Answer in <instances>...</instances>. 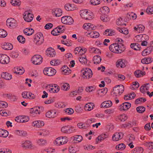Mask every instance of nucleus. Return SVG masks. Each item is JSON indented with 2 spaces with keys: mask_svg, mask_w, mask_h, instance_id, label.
I'll list each match as a JSON object with an SVG mask.
<instances>
[{
  "mask_svg": "<svg viewBox=\"0 0 153 153\" xmlns=\"http://www.w3.org/2000/svg\"><path fill=\"white\" fill-rule=\"evenodd\" d=\"M6 25L9 28H13L17 26L16 21L12 18L8 19L6 21Z\"/></svg>",
  "mask_w": 153,
  "mask_h": 153,
  "instance_id": "nucleus-5",
  "label": "nucleus"
},
{
  "mask_svg": "<svg viewBox=\"0 0 153 153\" xmlns=\"http://www.w3.org/2000/svg\"><path fill=\"white\" fill-rule=\"evenodd\" d=\"M94 63L95 64H98L100 63L101 60V57L98 56L96 55L94 57Z\"/></svg>",
  "mask_w": 153,
  "mask_h": 153,
  "instance_id": "nucleus-42",
  "label": "nucleus"
},
{
  "mask_svg": "<svg viewBox=\"0 0 153 153\" xmlns=\"http://www.w3.org/2000/svg\"><path fill=\"white\" fill-rule=\"evenodd\" d=\"M10 3L11 4L14 6H18L20 5L21 2V1L19 0H11Z\"/></svg>",
  "mask_w": 153,
  "mask_h": 153,
  "instance_id": "nucleus-47",
  "label": "nucleus"
},
{
  "mask_svg": "<svg viewBox=\"0 0 153 153\" xmlns=\"http://www.w3.org/2000/svg\"><path fill=\"white\" fill-rule=\"evenodd\" d=\"M130 47L131 48L137 51L140 50L141 48L140 45L137 43H131L130 45Z\"/></svg>",
  "mask_w": 153,
  "mask_h": 153,
  "instance_id": "nucleus-32",
  "label": "nucleus"
},
{
  "mask_svg": "<svg viewBox=\"0 0 153 153\" xmlns=\"http://www.w3.org/2000/svg\"><path fill=\"white\" fill-rule=\"evenodd\" d=\"M46 117L48 118H53L56 117V112L54 110H51L48 111L45 114Z\"/></svg>",
  "mask_w": 153,
  "mask_h": 153,
  "instance_id": "nucleus-19",
  "label": "nucleus"
},
{
  "mask_svg": "<svg viewBox=\"0 0 153 153\" xmlns=\"http://www.w3.org/2000/svg\"><path fill=\"white\" fill-rule=\"evenodd\" d=\"M124 90V86L121 85L115 87L113 88V94L114 96H117L120 95L123 92Z\"/></svg>",
  "mask_w": 153,
  "mask_h": 153,
  "instance_id": "nucleus-3",
  "label": "nucleus"
},
{
  "mask_svg": "<svg viewBox=\"0 0 153 153\" xmlns=\"http://www.w3.org/2000/svg\"><path fill=\"white\" fill-rule=\"evenodd\" d=\"M34 32V30L31 28H28V31L26 32L25 30H24V33L28 36L31 35Z\"/></svg>",
  "mask_w": 153,
  "mask_h": 153,
  "instance_id": "nucleus-46",
  "label": "nucleus"
},
{
  "mask_svg": "<svg viewBox=\"0 0 153 153\" xmlns=\"http://www.w3.org/2000/svg\"><path fill=\"white\" fill-rule=\"evenodd\" d=\"M59 33L60 32L57 27L54 28L51 32V34L53 36L58 35Z\"/></svg>",
  "mask_w": 153,
  "mask_h": 153,
  "instance_id": "nucleus-58",
  "label": "nucleus"
},
{
  "mask_svg": "<svg viewBox=\"0 0 153 153\" xmlns=\"http://www.w3.org/2000/svg\"><path fill=\"white\" fill-rule=\"evenodd\" d=\"M109 134L108 133H106L102 134L100 136H98L96 139V142L98 143L99 141H101L105 138L108 137Z\"/></svg>",
  "mask_w": 153,
  "mask_h": 153,
  "instance_id": "nucleus-24",
  "label": "nucleus"
},
{
  "mask_svg": "<svg viewBox=\"0 0 153 153\" xmlns=\"http://www.w3.org/2000/svg\"><path fill=\"white\" fill-rule=\"evenodd\" d=\"M119 44L120 45H118V48H117V53H120L125 50V47L124 45H121V44Z\"/></svg>",
  "mask_w": 153,
  "mask_h": 153,
  "instance_id": "nucleus-36",
  "label": "nucleus"
},
{
  "mask_svg": "<svg viewBox=\"0 0 153 153\" xmlns=\"http://www.w3.org/2000/svg\"><path fill=\"white\" fill-rule=\"evenodd\" d=\"M83 74V78L89 79L92 77L93 73L92 71L89 68H86L84 71H81Z\"/></svg>",
  "mask_w": 153,
  "mask_h": 153,
  "instance_id": "nucleus-8",
  "label": "nucleus"
},
{
  "mask_svg": "<svg viewBox=\"0 0 153 153\" xmlns=\"http://www.w3.org/2000/svg\"><path fill=\"white\" fill-rule=\"evenodd\" d=\"M146 12L148 14H153V6H149L146 10Z\"/></svg>",
  "mask_w": 153,
  "mask_h": 153,
  "instance_id": "nucleus-55",
  "label": "nucleus"
},
{
  "mask_svg": "<svg viewBox=\"0 0 153 153\" xmlns=\"http://www.w3.org/2000/svg\"><path fill=\"white\" fill-rule=\"evenodd\" d=\"M118 45L115 43L111 45L109 47L110 51L112 52L117 53V48H118Z\"/></svg>",
  "mask_w": 153,
  "mask_h": 153,
  "instance_id": "nucleus-25",
  "label": "nucleus"
},
{
  "mask_svg": "<svg viewBox=\"0 0 153 153\" xmlns=\"http://www.w3.org/2000/svg\"><path fill=\"white\" fill-rule=\"evenodd\" d=\"M46 54L50 57H53L56 55V52L52 48L48 49L46 51Z\"/></svg>",
  "mask_w": 153,
  "mask_h": 153,
  "instance_id": "nucleus-23",
  "label": "nucleus"
},
{
  "mask_svg": "<svg viewBox=\"0 0 153 153\" xmlns=\"http://www.w3.org/2000/svg\"><path fill=\"white\" fill-rule=\"evenodd\" d=\"M44 125L43 121L41 120H37L33 121L32 122V125L33 126L40 128L43 126Z\"/></svg>",
  "mask_w": 153,
  "mask_h": 153,
  "instance_id": "nucleus-20",
  "label": "nucleus"
},
{
  "mask_svg": "<svg viewBox=\"0 0 153 153\" xmlns=\"http://www.w3.org/2000/svg\"><path fill=\"white\" fill-rule=\"evenodd\" d=\"M60 62L59 60H53L50 62V64L52 65H59Z\"/></svg>",
  "mask_w": 153,
  "mask_h": 153,
  "instance_id": "nucleus-56",
  "label": "nucleus"
},
{
  "mask_svg": "<svg viewBox=\"0 0 153 153\" xmlns=\"http://www.w3.org/2000/svg\"><path fill=\"white\" fill-rule=\"evenodd\" d=\"M137 111L139 113H143L145 110V108L143 106H140L136 108Z\"/></svg>",
  "mask_w": 153,
  "mask_h": 153,
  "instance_id": "nucleus-49",
  "label": "nucleus"
},
{
  "mask_svg": "<svg viewBox=\"0 0 153 153\" xmlns=\"http://www.w3.org/2000/svg\"><path fill=\"white\" fill-rule=\"evenodd\" d=\"M146 100V98L143 97H140L136 99L135 100V103L136 104H139L141 102H145Z\"/></svg>",
  "mask_w": 153,
  "mask_h": 153,
  "instance_id": "nucleus-50",
  "label": "nucleus"
},
{
  "mask_svg": "<svg viewBox=\"0 0 153 153\" xmlns=\"http://www.w3.org/2000/svg\"><path fill=\"white\" fill-rule=\"evenodd\" d=\"M55 106L57 108H61L64 107L65 105L63 102H59L55 104Z\"/></svg>",
  "mask_w": 153,
  "mask_h": 153,
  "instance_id": "nucleus-64",
  "label": "nucleus"
},
{
  "mask_svg": "<svg viewBox=\"0 0 153 153\" xmlns=\"http://www.w3.org/2000/svg\"><path fill=\"white\" fill-rule=\"evenodd\" d=\"M61 21L62 23L68 25H71L74 22L73 18L68 16H65L62 17Z\"/></svg>",
  "mask_w": 153,
  "mask_h": 153,
  "instance_id": "nucleus-7",
  "label": "nucleus"
},
{
  "mask_svg": "<svg viewBox=\"0 0 153 153\" xmlns=\"http://www.w3.org/2000/svg\"><path fill=\"white\" fill-rule=\"evenodd\" d=\"M152 61L151 58L150 57L145 58L141 60V62L143 64H148Z\"/></svg>",
  "mask_w": 153,
  "mask_h": 153,
  "instance_id": "nucleus-40",
  "label": "nucleus"
},
{
  "mask_svg": "<svg viewBox=\"0 0 153 153\" xmlns=\"http://www.w3.org/2000/svg\"><path fill=\"white\" fill-rule=\"evenodd\" d=\"M13 48L12 44L10 43H4L2 45V48L5 50H11Z\"/></svg>",
  "mask_w": 153,
  "mask_h": 153,
  "instance_id": "nucleus-26",
  "label": "nucleus"
},
{
  "mask_svg": "<svg viewBox=\"0 0 153 153\" xmlns=\"http://www.w3.org/2000/svg\"><path fill=\"white\" fill-rule=\"evenodd\" d=\"M49 86L50 88V91L51 92L57 93L59 91V87L56 84H50Z\"/></svg>",
  "mask_w": 153,
  "mask_h": 153,
  "instance_id": "nucleus-15",
  "label": "nucleus"
},
{
  "mask_svg": "<svg viewBox=\"0 0 153 153\" xmlns=\"http://www.w3.org/2000/svg\"><path fill=\"white\" fill-rule=\"evenodd\" d=\"M127 64L126 61L124 59H119L116 62V66L117 68H124Z\"/></svg>",
  "mask_w": 153,
  "mask_h": 153,
  "instance_id": "nucleus-12",
  "label": "nucleus"
},
{
  "mask_svg": "<svg viewBox=\"0 0 153 153\" xmlns=\"http://www.w3.org/2000/svg\"><path fill=\"white\" fill-rule=\"evenodd\" d=\"M43 58L39 55H35L31 58V61L33 64L39 65L41 64L42 62Z\"/></svg>",
  "mask_w": 153,
  "mask_h": 153,
  "instance_id": "nucleus-4",
  "label": "nucleus"
},
{
  "mask_svg": "<svg viewBox=\"0 0 153 153\" xmlns=\"http://www.w3.org/2000/svg\"><path fill=\"white\" fill-rule=\"evenodd\" d=\"M108 91L106 88H104L101 89H99L97 91V95L98 97L103 96Z\"/></svg>",
  "mask_w": 153,
  "mask_h": 153,
  "instance_id": "nucleus-17",
  "label": "nucleus"
},
{
  "mask_svg": "<svg viewBox=\"0 0 153 153\" xmlns=\"http://www.w3.org/2000/svg\"><path fill=\"white\" fill-rule=\"evenodd\" d=\"M126 148V146L123 143L120 144L116 146V148L117 149L119 150H123Z\"/></svg>",
  "mask_w": 153,
  "mask_h": 153,
  "instance_id": "nucleus-52",
  "label": "nucleus"
},
{
  "mask_svg": "<svg viewBox=\"0 0 153 153\" xmlns=\"http://www.w3.org/2000/svg\"><path fill=\"white\" fill-rule=\"evenodd\" d=\"M89 51L91 53L98 54H100L101 53L99 49L96 48L94 47L90 48Z\"/></svg>",
  "mask_w": 153,
  "mask_h": 153,
  "instance_id": "nucleus-38",
  "label": "nucleus"
},
{
  "mask_svg": "<svg viewBox=\"0 0 153 153\" xmlns=\"http://www.w3.org/2000/svg\"><path fill=\"white\" fill-rule=\"evenodd\" d=\"M143 149L140 147H136L134 150V153H142L143 151Z\"/></svg>",
  "mask_w": 153,
  "mask_h": 153,
  "instance_id": "nucleus-41",
  "label": "nucleus"
},
{
  "mask_svg": "<svg viewBox=\"0 0 153 153\" xmlns=\"http://www.w3.org/2000/svg\"><path fill=\"white\" fill-rule=\"evenodd\" d=\"M79 60L80 63L82 64H86L87 62V59L86 57H80L79 58Z\"/></svg>",
  "mask_w": 153,
  "mask_h": 153,
  "instance_id": "nucleus-57",
  "label": "nucleus"
},
{
  "mask_svg": "<svg viewBox=\"0 0 153 153\" xmlns=\"http://www.w3.org/2000/svg\"><path fill=\"white\" fill-rule=\"evenodd\" d=\"M100 19L103 22H107L109 20V18L107 16L102 15L100 17Z\"/></svg>",
  "mask_w": 153,
  "mask_h": 153,
  "instance_id": "nucleus-48",
  "label": "nucleus"
},
{
  "mask_svg": "<svg viewBox=\"0 0 153 153\" xmlns=\"http://www.w3.org/2000/svg\"><path fill=\"white\" fill-rule=\"evenodd\" d=\"M56 73V70L51 67L45 68L43 70V73L44 74L49 76H53Z\"/></svg>",
  "mask_w": 153,
  "mask_h": 153,
  "instance_id": "nucleus-6",
  "label": "nucleus"
},
{
  "mask_svg": "<svg viewBox=\"0 0 153 153\" xmlns=\"http://www.w3.org/2000/svg\"><path fill=\"white\" fill-rule=\"evenodd\" d=\"M136 96V94L134 92L125 95L124 99L126 100H128L134 99Z\"/></svg>",
  "mask_w": 153,
  "mask_h": 153,
  "instance_id": "nucleus-30",
  "label": "nucleus"
},
{
  "mask_svg": "<svg viewBox=\"0 0 153 153\" xmlns=\"http://www.w3.org/2000/svg\"><path fill=\"white\" fill-rule=\"evenodd\" d=\"M1 77L7 80L11 79L12 78V76L11 74L6 72H3L1 74Z\"/></svg>",
  "mask_w": 153,
  "mask_h": 153,
  "instance_id": "nucleus-27",
  "label": "nucleus"
},
{
  "mask_svg": "<svg viewBox=\"0 0 153 153\" xmlns=\"http://www.w3.org/2000/svg\"><path fill=\"white\" fill-rule=\"evenodd\" d=\"M123 135V134L122 132H116L112 136V140L114 141H117L121 139Z\"/></svg>",
  "mask_w": 153,
  "mask_h": 153,
  "instance_id": "nucleus-14",
  "label": "nucleus"
},
{
  "mask_svg": "<svg viewBox=\"0 0 153 153\" xmlns=\"http://www.w3.org/2000/svg\"><path fill=\"white\" fill-rule=\"evenodd\" d=\"M131 106V104L128 102H125L120 106V109L121 111H126Z\"/></svg>",
  "mask_w": 153,
  "mask_h": 153,
  "instance_id": "nucleus-16",
  "label": "nucleus"
},
{
  "mask_svg": "<svg viewBox=\"0 0 153 153\" xmlns=\"http://www.w3.org/2000/svg\"><path fill=\"white\" fill-rule=\"evenodd\" d=\"M7 35V32L3 29H0V37L4 38Z\"/></svg>",
  "mask_w": 153,
  "mask_h": 153,
  "instance_id": "nucleus-53",
  "label": "nucleus"
},
{
  "mask_svg": "<svg viewBox=\"0 0 153 153\" xmlns=\"http://www.w3.org/2000/svg\"><path fill=\"white\" fill-rule=\"evenodd\" d=\"M21 146L22 147L25 149H31L33 147V144L29 140H25L21 142Z\"/></svg>",
  "mask_w": 153,
  "mask_h": 153,
  "instance_id": "nucleus-11",
  "label": "nucleus"
},
{
  "mask_svg": "<svg viewBox=\"0 0 153 153\" xmlns=\"http://www.w3.org/2000/svg\"><path fill=\"white\" fill-rule=\"evenodd\" d=\"M83 27L85 30H94L96 28V27L94 25L90 23L85 24Z\"/></svg>",
  "mask_w": 153,
  "mask_h": 153,
  "instance_id": "nucleus-18",
  "label": "nucleus"
},
{
  "mask_svg": "<svg viewBox=\"0 0 153 153\" xmlns=\"http://www.w3.org/2000/svg\"><path fill=\"white\" fill-rule=\"evenodd\" d=\"M17 39L21 43L23 44L25 42V38L22 35H19L17 37Z\"/></svg>",
  "mask_w": 153,
  "mask_h": 153,
  "instance_id": "nucleus-51",
  "label": "nucleus"
},
{
  "mask_svg": "<svg viewBox=\"0 0 153 153\" xmlns=\"http://www.w3.org/2000/svg\"><path fill=\"white\" fill-rule=\"evenodd\" d=\"M8 132L7 130L0 129V137H6L8 136Z\"/></svg>",
  "mask_w": 153,
  "mask_h": 153,
  "instance_id": "nucleus-35",
  "label": "nucleus"
},
{
  "mask_svg": "<svg viewBox=\"0 0 153 153\" xmlns=\"http://www.w3.org/2000/svg\"><path fill=\"white\" fill-rule=\"evenodd\" d=\"M69 128V126H64L62 128L61 131L64 133L68 134V128Z\"/></svg>",
  "mask_w": 153,
  "mask_h": 153,
  "instance_id": "nucleus-59",
  "label": "nucleus"
},
{
  "mask_svg": "<svg viewBox=\"0 0 153 153\" xmlns=\"http://www.w3.org/2000/svg\"><path fill=\"white\" fill-rule=\"evenodd\" d=\"M7 104L5 102L0 101V108H5L7 106Z\"/></svg>",
  "mask_w": 153,
  "mask_h": 153,
  "instance_id": "nucleus-62",
  "label": "nucleus"
},
{
  "mask_svg": "<svg viewBox=\"0 0 153 153\" xmlns=\"http://www.w3.org/2000/svg\"><path fill=\"white\" fill-rule=\"evenodd\" d=\"M33 42L37 45H41L44 41V37L42 33H37L33 37Z\"/></svg>",
  "mask_w": 153,
  "mask_h": 153,
  "instance_id": "nucleus-2",
  "label": "nucleus"
},
{
  "mask_svg": "<svg viewBox=\"0 0 153 153\" xmlns=\"http://www.w3.org/2000/svg\"><path fill=\"white\" fill-rule=\"evenodd\" d=\"M65 9L68 11H72L74 10V5L70 3L66 4L65 5Z\"/></svg>",
  "mask_w": 153,
  "mask_h": 153,
  "instance_id": "nucleus-29",
  "label": "nucleus"
},
{
  "mask_svg": "<svg viewBox=\"0 0 153 153\" xmlns=\"http://www.w3.org/2000/svg\"><path fill=\"white\" fill-rule=\"evenodd\" d=\"M112 105V103L111 101L110 100L106 101L102 103L100 107L101 108H106L111 107Z\"/></svg>",
  "mask_w": 153,
  "mask_h": 153,
  "instance_id": "nucleus-21",
  "label": "nucleus"
},
{
  "mask_svg": "<svg viewBox=\"0 0 153 153\" xmlns=\"http://www.w3.org/2000/svg\"><path fill=\"white\" fill-rule=\"evenodd\" d=\"M95 121V119H88L85 122L86 126L85 127L86 128L90 126L91 124Z\"/></svg>",
  "mask_w": 153,
  "mask_h": 153,
  "instance_id": "nucleus-44",
  "label": "nucleus"
},
{
  "mask_svg": "<svg viewBox=\"0 0 153 153\" xmlns=\"http://www.w3.org/2000/svg\"><path fill=\"white\" fill-rule=\"evenodd\" d=\"M51 12L53 16L56 17L61 16L62 13V10L58 8H55L52 9Z\"/></svg>",
  "mask_w": 153,
  "mask_h": 153,
  "instance_id": "nucleus-10",
  "label": "nucleus"
},
{
  "mask_svg": "<svg viewBox=\"0 0 153 153\" xmlns=\"http://www.w3.org/2000/svg\"><path fill=\"white\" fill-rule=\"evenodd\" d=\"M36 143L39 146H43L47 144V141L45 139L40 138L37 140Z\"/></svg>",
  "mask_w": 153,
  "mask_h": 153,
  "instance_id": "nucleus-33",
  "label": "nucleus"
},
{
  "mask_svg": "<svg viewBox=\"0 0 153 153\" xmlns=\"http://www.w3.org/2000/svg\"><path fill=\"white\" fill-rule=\"evenodd\" d=\"M60 33H63L65 29V27L63 25H59L57 27Z\"/></svg>",
  "mask_w": 153,
  "mask_h": 153,
  "instance_id": "nucleus-60",
  "label": "nucleus"
},
{
  "mask_svg": "<svg viewBox=\"0 0 153 153\" xmlns=\"http://www.w3.org/2000/svg\"><path fill=\"white\" fill-rule=\"evenodd\" d=\"M83 139V138L81 135H77L75 136L74 137V139L73 140V141H74V143H75L76 142L75 141H78V142H79L81 141Z\"/></svg>",
  "mask_w": 153,
  "mask_h": 153,
  "instance_id": "nucleus-45",
  "label": "nucleus"
},
{
  "mask_svg": "<svg viewBox=\"0 0 153 153\" xmlns=\"http://www.w3.org/2000/svg\"><path fill=\"white\" fill-rule=\"evenodd\" d=\"M94 107V105L93 103H88L85 105L84 109L86 111H90Z\"/></svg>",
  "mask_w": 153,
  "mask_h": 153,
  "instance_id": "nucleus-28",
  "label": "nucleus"
},
{
  "mask_svg": "<svg viewBox=\"0 0 153 153\" xmlns=\"http://www.w3.org/2000/svg\"><path fill=\"white\" fill-rule=\"evenodd\" d=\"M89 34L91 37L94 38H98L100 36V34L98 32L94 31L91 32Z\"/></svg>",
  "mask_w": 153,
  "mask_h": 153,
  "instance_id": "nucleus-43",
  "label": "nucleus"
},
{
  "mask_svg": "<svg viewBox=\"0 0 153 153\" xmlns=\"http://www.w3.org/2000/svg\"><path fill=\"white\" fill-rule=\"evenodd\" d=\"M62 143L61 137L57 138L54 142V144L57 146L62 145Z\"/></svg>",
  "mask_w": 153,
  "mask_h": 153,
  "instance_id": "nucleus-54",
  "label": "nucleus"
},
{
  "mask_svg": "<svg viewBox=\"0 0 153 153\" xmlns=\"http://www.w3.org/2000/svg\"><path fill=\"white\" fill-rule=\"evenodd\" d=\"M127 119V116L125 114H122L117 117V120H119L120 121H124Z\"/></svg>",
  "mask_w": 153,
  "mask_h": 153,
  "instance_id": "nucleus-37",
  "label": "nucleus"
},
{
  "mask_svg": "<svg viewBox=\"0 0 153 153\" xmlns=\"http://www.w3.org/2000/svg\"><path fill=\"white\" fill-rule=\"evenodd\" d=\"M115 43H116L117 44H118V45H120L119 44H121V45H124L123 44V40L120 38H117L115 40Z\"/></svg>",
  "mask_w": 153,
  "mask_h": 153,
  "instance_id": "nucleus-61",
  "label": "nucleus"
},
{
  "mask_svg": "<svg viewBox=\"0 0 153 153\" xmlns=\"http://www.w3.org/2000/svg\"><path fill=\"white\" fill-rule=\"evenodd\" d=\"M24 71L23 68H17L16 69L15 68H14V69L13 70V72L14 73L16 74L21 75L24 73Z\"/></svg>",
  "mask_w": 153,
  "mask_h": 153,
  "instance_id": "nucleus-31",
  "label": "nucleus"
},
{
  "mask_svg": "<svg viewBox=\"0 0 153 153\" xmlns=\"http://www.w3.org/2000/svg\"><path fill=\"white\" fill-rule=\"evenodd\" d=\"M24 18L25 20L28 22H31L33 19V16L27 11H26L24 13Z\"/></svg>",
  "mask_w": 153,
  "mask_h": 153,
  "instance_id": "nucleus-13",
  "label": "nucleus"
},
{
  "mask_svg": "<svg viewBox=\"0 0 153 153\" xmlns=\"http://www.w3.org/2000/svg\"><path fill=\"white\" fill-rule=\"evenodd\" d=\"M61 89L64 91H67L69 89V85L67 83H64L61 84Z\"/></svg>",
  "mask_w": 153,
  "mask_h": 153,
  "instance_id": "nucleus-39",
  "label": "nucleus"
},
{
  "mask_svg": "<svg viewBox=\"0 0 153 153\" xmlns=\"http://www.w3.org/2000/svg\"><path fill=\"white\" fill-rule=\"evenodd\" d=\"M80 15L83 19L86 20H91L94 17L93 13L87 10H81Z\"/></svg>",
  "mask_w": 153,
  "mask_h": 153,
  "instance_id": "nucleus-1",
  "label": "nucleus"
},
{
  "mask_svg": "<svg viewBox=\"0 0 153 153\" xmlns=\"http://www.w3.org/2000/svg\"><path fill=\"white\" fill-rule=\"evenodd\" d=\"M10 61L9 57L6 54H0V63L3 64H8Z\"/></svg>",
  "mask_w": 153,
  "mask_h": 153,
  "instance_id": "nucleus-9",
  "label": "nucleus"
},
{
  "mask_svg": "<svg viewBox=\"0 0 153 153\" xmlns=\"http://www.w3.org/2000/svg\"><path fill=\"white\" fill-rule=\"evenodd\" d=\"M142 71L140 70H137L135 71L134 72L135 76L137 77H139L141 76Z\"/></svg>",
  "mask_w": 153,
  "mask_h": 153,
  "instance_id": "nucleus-63",
  "label": "nucleus"
},
{
  "mask_svg": "<svg viewBox=\"0 0 153 153\" xmlns=\"http://www.w3.org/2000/svg\"><path fill=\"white\" fill-rule=\"evenodd\" d=\"M61 72L64 75H68L71 73V70L66 66H64L61 68Z\"/></svg>",
  "mask_w": 153,
  "mask_h": 153,
  "instance_id": "nucleus-22",
  "label": "nucleus"
},
{
  "mask_svg": "<svg viewBox=\"0 0 153 153\" xmlns=\"http://www.w3.org/2000/svg\"><path fill=\"white\" fill-rule=\"evenodd\" d=\"M145 27L142 25H139L137 27H135L134 29L135 31H138L139 33H142L144 30Z\"/></svg>",
  "mask_w": 153,
  "mask_h": 153,
  "instance_id": "nucleus-34",
  "label": "nucleus"
}]
</instances>
